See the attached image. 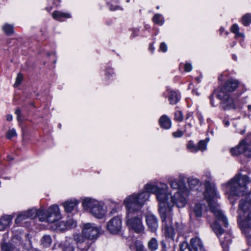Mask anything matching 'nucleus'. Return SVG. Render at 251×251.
Returning a JSON list of instances; mask_svg holds the SVG:
<instances>
[{
	"label": "nucleus",
	"instance_id": "nucleus-34",
	"mask_svg": "<svg viewBox=\"0 0 251 251\" xmlns=\"http://www.w3.org/2000/svg\"><path fill=\"white\" fill-rule=\"evenodd\" d=\"M231 31L235 34V37L244 38V35L242 33L239 32V28L237 24H233L230 28Z\"/></svg>",
	"mask_w": 251,
	"mask_h": 251
},
{
	"label": "nucleus",
	"instance_id": "nucleus-61",
	"mask_svg": "<svg viewBox=\"0 0 251 251\" xmlns=\"http://www.w3.org/2000/svg\"><path fill=\"white\" fill-rule=\"evenodd\" d=\"M202 78V75H200L199 76L196 77L195 80L197 81L198 83H200L201 81Z\"/></svg>",
	"mask_w": 251,
	"mask_h": 251
},
{
	"label": "nucleus",
	"instance_id": "nucleus-56",
	"mask_svg": "<svg viewBox=\"0 0 251 251\" xmlns=\"http://www.w3.org/2000/svg\"><path fill=\"white\" fill-rule=\"evenodd\" d=\"M198 118L200 121V124L201 125L203 122V118L201 113L198 114Z\"/></svg>",
	"mask_w": 251,
	"mask_h": 251
},
{
	"label": "nucleus",
	"instance_id": "nucleus-62",
	"mask_svg": "<svg viewBox=\"0 0 251 251\" xmlns=\"http://www.w3.org/2000/svg\"><path fill=\"white\" fill-rule=\"evenodd\" d=\"M13 119V117L12 115H8L6 117V120L8 121H11Z\"/></svg>",
	"mask_w": 251,
	"mask_h": 251
},
{
	"label": "nucleus",
	"instance_id": "nucleus-33",
	"mask_svg": "<svg viewBox=\"0 0 251 251\" xmlns=\"http://www.w3.org/2000/svg\"><path fill=\"white\" fill-rule=\"evenodd\" d=\"M52 243V239L50 235H45L41 239V243L45 247H50Z\"/></svg>",
	"mask_w": 251,
	"mask_h": 251
},
{
	"label": "nucleus",
	"instance_id": "nucleus-3",
	"mask_svg": "<svg viewBox=\"0 0 251 251\" xmlns=\"http://www.w3.org/2000/svg\"><path fill=\"white\" fill-rule=\"evenodd\" d=\"M201 179L204 181L205 189L204 197L208 203L210 211L215 215L217 221H221L225 227H227L228 225L227 219L220 210L219 204L216 201V199L220 197V194L215 184L211 183L212 177L210 172H204Z\"/></svg>",
	"mask_w": 251,
	"mask_h": 251
},
{
	"label": "nucleus",
	"instance_id": "nucleus-31",
	"mask_svg": "<svg viewBox=\"0 0 251 251\" xmlns=\"http://www.w3.org/2000/svg\"><path fill=\"white\" fill-rule=\"evenodd\" d=\"M116 75L114 69L110 67H107L105 70V78L106 79H113Z\"/></svg>",
	"mask_w": 251,
	"mask_h": 251
},
{
	"label": "nucleus",
	"instance_id": "nucleus-42",
	"mask_svg": "<svg viewBox=\"0 0 251 251\" xmlns=\"http://www.w3.org/2000/svg\"><path fill=\"white\" fill-rule=\"evenodd\" d=\"M107 5H108L110 10H115L117 9L118 6L113 4H116L118 3L119 0H105Z\"/></svg>",
	"mask_w": 251,
	"mask_h": 251
},
{
	"label": "nucleus",
	"instance_id": "nucleus-14",
	"mask_svg": "<svg viewBox=\"0 0 251 251\" xmlns=\"http://www.w3.org/2000/svg\"><path fill=\"white\" fill-rule=\"evenodd\" d=\"M22 245L21 236L15 235L9 242H1V251H20L19 247Z\"/></svg>",
	"mask_w": 251,
	"mask_h": 251
},
{
	"label": "nucleus",
	"instance_id": "nucleus-48",
	"mask_svg": "<svg viewBox=\"0 0 251 251\" xmlns=\"http://www.w3.org/2000/svg\"><path fill=\"white\" fill-rule=\"evenodd\" d=\"M67 225V228L75 227L76 226V222L73 219H70L65 221Z\"/></svg>",
	"mask_w": 251,
	"mask_h": 251
},
{
	"label": "nucleus",
	"instance_id": "nucleus-8",
	"mask_svg": "<svg viewBox=\"0 0 251 251\" xmlns=\"http://www.w3.org/2000/svg\"><path fill=\"white\" fill-rule=\"evenodd\" d=\"M216 97L220 100V105L224 110L241 109L243 105L247 103L246 97L240 100H234L230 94L223 91H217Z\"/></svg>",
	"mask_w": 251,
	"mask_h": 251
},
{
	"label": "nucleus",
	"instance_id": "nucleus-24",
	"mask_svg": "<svg viewBox=\"0 0 251 251\" xmlns=\"http://www.w3.org/2000/svg\"><path fill=\"white\" fill-rule=\"evenodd\" d=\"M204 206L203 203H196L193 208V211L190 214V219H192L194 217L197 218L201 217Z\"/></svg>",
	"mask_w": 251,
	"mask_h": 251
},
{
	"label": "nucleus",
	"instance_id": "nucleus-41",
	"mask_svg": "<svg viewBox=\"0 0 251 251\" xmlns=\"http://www.w3.org/2000/svg\"><path fill=\"white\" fill-rule=\"evenodd\" d=\"M2 29L8 35L12 34L13 32V27L12 25L6 24L3 25Z\"/></svg>",
	"mask_w": 251,
	"mask_h": 251
},
{
	"label": "nucleus",
	"instance_id": "nucleus-16",
	"mask_svg": "<svg viewBox=\"0 0 251 251\" xmlns=\"http://www.w3.org/2000/svg\"><path fill=\"white\" fill-rule=\"evenodd\" d=\"M106 227L110 233L117 234L120 232L122 227V220L120 216H115L107 223Z\"/></svg>",
	"mask_w": 251,
	"mask_h": 251
},
{
	"label": "nucleus",
	"instance_id": "nucleus-5",
	"mask_svg": "<svg viewBox=\"0 0 251 251\" xmlns=\"http://www.w3.org/2000/svg\"><path fill=\"white\" fill-rule=\"evenodd\" d=\"M165 198V211L163 214L159 212L160 217L163 220L168 218L169 219L170 215H173L172 210L174 205L178 208H183L185 206L187 202V198L189 195L188 189H184L182 191L177 190L173 194V192L167 191V194Z\"/></svg>",
	"mask_w": 251,
	"mask_h": 251
},
{
	"label": "nucleus",
	"instance_id": "nucleus-46",
	"mask_svg": "<svg viewBox=\"0 0 251 251\" xmlns=\"http://www.w3.org/2000/svg\"><path fill=\"white\" fill-rule=\"evenodd\" d=\"M174 119L175 121L181 122L183 120V116L181 111H176L175 113Z\"/></svg>",
	"mask_w": 251,
	"mask_h": 251
},
{
	"label": "nucleus",
	"instance_id": "nucleus-32",
	"mask_svg": "<svg viewBox=\"0 0 251 251\" xmlns=\"http://www.w3.org/2000/svg\"><path fill=\"white\" fill-rule=\"evenodd\" d=\"M188 183L191 189L197 190L200 183V180L197 178L190 177L188 179Z\"/></svg>",
	"mask_w": 251,
	"mask_h": 251
},
{
	"label": "nucleus",
	"instance_id": "nucleus-39",
	"mask_svg": "<svg viewBox=\"0 0 251 251\" xmlns=\"http://www.w3.org/2000/svg\"><path fill=\"white\" fill-rule=\"evenodd\" d=\"M15 235H17V236H21V238H22V245H21L24 248H25L26 249H29L30 247H31V241L27 237V236H26L25 235H24V237L26 238V240H25V243H23V240L22 239V233H20V234H15L13 236V237L15 236ZM22 236H24V235H22Z\"/></svg>",
	"mask_w": 251,
	"mask_h": 251
},
{
	"label": "nucleus",
	"instance_id": "nucleus-21",
	"mask_svg": "<svg viewBox=\"0 0 251 251\" xmlns=\"http://www.w3.org/2000/svg\"><path fill=\"white\" fill-rule=\"evenodd\" d=\"M147 225L150 231L155 232L158 227V220L156 217L151 213L148 214L146 216Z\"/></svg>",
	"mask_w": 251,
	"mask_h": 251
},
{
	"label": "nucleus",
	"instance_id": "nucleus-63",
	"mask_svg": "<svg viewBox=\"0 0 251 251\" xmlns=\"http://www.w3.org/2000/svg\"><path fill=\"white\" fill-rule=\"evenodd\" d=\"M224 124L225 126H228L229 125V122L228 121H224Z\"/></svg>",
	"mask_w": 251,
	"mask_h": 251
},
{
	"label": "nucleus",
	"instance_id": "nucleus-12",
	"mask_svg": "<svg viewBox=\"0 0 251 251\" xmlns=\"http://www.w3.org/2000/svg\"><path fill=\"white\" fill-rule=\"evenodd\" d=\"M232 155H238L244 153L246 156L251 157V140L247 138L242 140L235 147L230 150Z\"/></svg>",
	"mask_w": 251,
	"mask_h": 251
},
{
	"label": "nucleus",
	"instance_id": "nucleus-49",
	"mask_svg": "<svg viewBox=\"0 0 251 251\" xmlns=\"http://www.w3.org/2000/svg\"><path fill=\"white\" fill-rule=\"evenodd\" d=\"M183 131L178 129L177 131L173 132L172 135L175 138H180L183 136Z\"/></svg>",
	"mask_w": 251,
	"mask_h": 251
},
{
	"label": "nucleus",
	"instance_id": "nucleus-64",
	"mask_svg": "<svg viewBox=\"0 0 251 251\" xmlns=\"http://www.w3.org/2000/svg\"><path fill=\"white\" fill-rule=\"evenodd\" d=\"M161 245L162 246V248L163 249H165L166 248V245L164 241H161Z\"/></svg>",
	"mask_w": 251,
	"mask_h": 251
},
{
	"label": "nucleus",
	"instance_id": "nucleus-26",
	"mask_svg": "<svg viewBox=\"0 0 251 251\" xmlns=\"http://www.w3.org/2000/svg\"><path fill=\"white\" fill-rule=\"evenodd\" d=\"M159 125L162 128L169 129L172 126V121L166 115L161 116L159 119Z\"/></svg>",
	"mask_w": 251,
	"mask_h": 251
},
{
	"label": "nucleus",
	"instance_id": "nucleus-17",
	"mask_svg": "<svg viewBox=\"0 0 251 251\" xmlns=\"http://www.w3.org/2000/svg\"><path fill=\"white\" fill-rule=\"evenodd\" d=\"M82 233H75L74 234V240L77 245L78 249L81 251H87L90 248L91 243L87 240Z\"/></svg>",
	"mask_w": 251,
	"mask_h": 251
},
{
	"label": "nucleus",
	"instance_id": "nucleus-7",
	"mask_svg": "<svg viewBox=\"0 0 251 251\" xmlns=\"http://www.w3.org/2000/svg\"><path fill=\"white\" fill-rule=\"evenodd\" d=\"M83 209L96 218L101 219L106 216L107 208L104 202L92 197H85L82 199Z\"/></svg>",
	"mask_w": 251,
	"mask_h": 251
},
{
	"label": "nucleus",
	"instance_id": "nucleus-60",
	"mask_svg": "<svg viewBox=\"0 0 251 251\" xmlns=\"http://www.w3.org/2000/svg\"><path fill=\"white\" fill-rule=\"evenodd\" d=\"M192 125L191 123V122L188 123L185 126V129H184V132H187L186 128L187 127L191 128V127H192Z\"/></svg>",
	"mask_w": 251,
	"mask_h": 251
},
{
	"label": "nucleus",
	"instance_id": "nucleus-50",
	"mask_svg": "<svg viewBox=\"0 0 251 251\" xmlns=\"http://www.w3.org/2000/svg\"><path fill=\"white\" fill-rule=\"evenodd\" d=\"M167 50L168 47L167 44L164 42L161 43L159 46V50L163 52H166Z\"/></svg>",
	"mask_w": 251,
	"mask_h": 251
},
{
	"label": "nucleus",
	"instance_id": "nucleus-9",
	"mask_svg": "<svg viewBox=\"0 0 251 251\" xmlns=\"http://www.w3.org/2000/svg\"><path fill=\"white\" fill-rule=\"evenodd\" d=\"M38 217L41 222H46L53 225L61 219V216L59 207L56 205H52L47 210L38 209Z\"/></svg>",
	"mask_w": 251,
	"mask_h": 251
},
{
	"label": "nucleus",
	"instance_id": "nucleus-19",
	"mask_svg": "<svg viewBox=\"0 0 251 251\" xmlns=\"http://www.w3.org/2000/svg\"><path fill=\"white\" fill-rule=\"evenodd\" d=\"M163 96L168 98L170 104L172 105L176 104L180 99V95L178 92L168 87L163 93Z\"/></svg>",
	"mask_w": 251,
	"mask_h": 251
},
{
	"label": "nucleus",
	"instance_id": "nucleus-13",
	"mask_svg": "<svg viewBox=\"0 0 251 251\" xmlns=\"http://www.w3.org/2000/svg\"><path fill=\"white\" fill-rule=\"evenodd\" d=\"M100 228L95 224L86 223L83 225V235L88 239H96L99 236Z\"/></svg>",
	"mask_w": 251,
	"mask_h": 251
},
{
	"label": "nucleus",
	"instance_id": "nucleus-38",
	"mask_svg": "<svg viewBox=\"0 0 251 251\" xmlns=\"http://www.w3.org/2000/svg\"><path fill=\"white\" fill-rule=\"evenodd\" d=\"M241 22L245 26H248L251 23V14L247 13L242 18Z\"/></svg>",
	"mask_w": 251,
	"mask_h": 251
},
{
	"label": "nucleus",
	"instance_id": "nucleus-2",
	"mask_svg": "<svg viewBox=\"0 0 251 251\" xmlns=\"http://www.w3.org/2000/svg\"><path fill=\"white\" fill-rule=\"evenodd\" d=\"M143 198L139 201H136L134 198L126 197L123 201V205L126 209V224L129 230H132L136 233H143L145 229L141 216L136 215V212L143 206Z\"/></svg>",
	"mask_w": 251,
	"mask_h": 251
},
{
	"label": "nucleus",
	"instance_id": "nucleus-15",
	"mask_svg": "<svg viewBox=\"0 0 251 251\" xmlns=\"http://www.w3.org/2000/svg\"><path fill=\"white\" fill-rule=\"evenodd\" d=\"M185 176L183 174H180L178 178L168 176L166 180L172 189L182 191L187 189L185 184Z\"/></svg>",
	"mask_w": 251,
	"mask_h": 251
},
{
	"label": "nucleus",
	"instance_id": "nucleus-44",
	"mask_svg": "<svg viewBox=\"0 0 251 251\" xmlns=\"http://www.w3.org/2000/svg\"><path fill=\"white\" fill-rule=\"evenodd\" d=\"M109 201L110 203L113 206V208L110 211V213L111 214H114L118 212V209L119 208V205L117 202L115 201H112V200H109Z\"/></svg>",
	"mask_w": 251,
	"mask_h": 251
},
{
	"label": "nucleus",
	"instance_id": "nucleus-59",
	"mask_svg": "<svg viewBox=\"0 0 251 251\" xmlns=\"http://www.w3.org/2000/svg\"><path fill=\"white\" fill-rule=\"evenodd\" d=\"M60 3V0H54L53 4L55 6H57Z\"/></svg>",
	"mask_w": 251,
	"mask_h": 251
},
{
	"label": "nucleus",
	"instance_id": "nucleus-43",
	"mask_svg": "<svg viewBox=\"0 0 251 251\" xmlns=\"http://www.w3.org/2000/svg\"><path fill=\"white\" fill-rule=\"evenodd\" d=\"M180 251H192L189 244L186 242H183L179 245Z\"/></svg>",
	"mask_w": 251,
	"mask_h": 251
},
{
	"label": "nucleus",
	"instance_id": "nucleus-6",
	"mask_svg": "<svg viewBox=\"0 0 251 251\" xmlns=\"http://www.w3.org/2000/svg\"><path fill=\"white\" fill-rule=\"evenodd\" d=\"M83 209L96 218L101 219L106 216L107 208L104 202L92 197H85L82 199Z\"/></svg>",
	"mask_w": 251,
	"mask_h": 251
},
{
	"label": "nucleus",
	"instance_id": "nucleus-30",
	"mask_svg": "<svg viewBox=\"0 0 251 251\" xmlns=\"http://www.w3.org/2000/svg\"><path fill=\"white\" fill-rule=\"evenodd\" d=\"M152 21L155 24L162 26L164 24L165 19L163 15L157 13L153 16Z\"/></svg>",
	"mask_w": 251,
	"mask_h": 251
},
{
	"label": "nucleus",
	"instance_id": "nucleus-11",
	"mask_svg": "<svg viewBox=\"0 0 251 251\" xmlns=\"http://www.w3.org/2000/svg\"><path fill=\"white\" fill-rule=\"evenodd\" d=\"M38 217V209L32 208L26 211L20 212L17 216L15 223L18 226H27L28 219H33Z\"/></svg>",
	"mask_w": 251,
	"mask_h": 251
},
{
	"label": "nucleus",
	"instance_id": "nucleus-28",
	"mask_svg": "<svg viewBox=\"0 0 251 251\" xmlns=\"http://www.w3.org/2000/svg\"><path fill=\"white\" fill-rule=\"evenodd\" d=\"M13 217L11 215H4L0 218V231L5 230L11 223Z\"/></svg>",
	"mask_w": 251,
	"mask_h": 251
},
{
	"label": "nucleus",
	"instance_id": "nucleus-40",
	"mask_svg": "<svg viewBox=\"0 0 251 251\" xmlns=\"http://www.w3.org/2000/svg\"><path fill=\"white\" fill-rule=\"evenodd\" d=\"M134 248L135 251H145V248L142 242L140 241H136L134 244Z\"/></svg>",
	"mask_w": 251,
	"mask_h": 251
},
{
	"label": "nucleus",
	"instance_id": "nucleus-35",
	"mask_svg": "<svg viewBox=\"0 0 251 251\" xmlns=\"http://www.w3.org/2000/svg\"><path fill=\"white\" fill-rule=\"evenodd\" d=\"M158 246V242L155 238H152L148 242L149 249L151 251H153L157 250Z\"/></svg>",
	"mask_w": 251,
	"mask_h": 251
},
{
	"label": "nucleus",
	"instance_id": "nucleus-45",
	"mask_svg": "<svg viewBox=\"0 0 251 251\" xmlns=\"http://www.w3.org/2000/svg\"><path fill=\"white\" fill-rule=\"evenodd\" d=\"M16 130L14 128L9 129L6 134V138L8 139H11L12 138L17 136Z\"/></svg>",
	"mask_w": 251,
	"mask_h": 251
},
{
	"label": "nucleus",
	"instance_id": "nucleus-23",
	"mask_svg": "<svg viewBox=\"0 0 251 251\" xmlns=\"http://www.w3.org/2000/svg\"><path fill=\"white\" fill-rule=\"evenodd\" d=\"M79 201L75 199H72L64 202L63 204L65 210L67 213L72 212L77 206Z\"/></svg>",
	"mask_w": 251,
	"mask_h": 251
},
{
	"label": "nucleus",
	"instance_id": "nucleus-22",
	"mask_svg": "<svg viewBox=\"0 0 251 251\" xmlns=\"http://www.w3.org/2000/svg\"><path fill=\"white\" fill-rule=\"evenodd\" d=\"M59 247L62 251H74L75 249L74 241L70 238L60 243Z\"/></svg>",
	"mask_w": 251,
	"mask_h": 251
},
{
	"label": "nucleus",
	"instance_id": "nucleus-36",
	"mask_svg": "<svg viewBox=\"0 0 251 251\" xmlns=\"http://www.w3.org/2000/svg\"><path fill=\"white\" fill-rule=\"evenodd\" d=\"M209 139L206 138L204 140H201L198 145V151H203L206 150L207 144L209 142Z\"/></svg>",
	"mask_w": 251,
	"mask_h": 251
},
{
	"label": "nucleus",
	"instance_id": "nucleus-25",
	"mask_svg": "<svg viewBox=\"0 0 251 251\" xmlns=\"http://www.w3.org/2000/svg\"><path fill=\"white\" fill-rule=\"evenodd\" d=\"M52 16L54 19L60 22H62L65 19H70L72 17L70 13L61 11H53L52 14Z\"/></svg>",
	"mask_w": 251,
	"mask_h": 251
},
{
	"label": "nucleus",
	"instance_id": "nucleus-20",
	"mask_svg": "<svg viewBox=\"0 0 251 251\" xmlns=\"http://www.w3.org/2000/svg\"><path fill=\"white\" fill-rule=\"evenodd\" d=\"M172 215H170L169 219L166 218L163 220L161 217L163 226H165V232L166 236L173 239L175 236V232L174 229L172 227Z\"/></svg>",
	"mask_w": 251,
	"mask_h": 251
},
{
	"label": "nucleus",
	"instance_id": "nucleus-37",
	"mask_svg": "<svg viewBox=\"0 0 251 251\" xmlns=\"http://www.w3.org/2000/svg\"><path fill=\"white\" fill-rule=\"evenodd\" d=\"M187 149L189 151L196 153L198 151V146L196 145L192 141H189L187 144Z\"/></svg>",
	"mask_w": 251,
	"mask_h": 251
},
{
	"label": "nucleus",
	"instance_id": "nucleus-55",
	"mask_svg": "<svg viewBox=\"0 0 251 251\" xmlns=\"http://www.w3.org/2000/svg\"><path fill=\"white\" fill-rule=\"evenodd\" d=\"M190 119V121L193 120V113L191 112H189L187 113L186 115V121H188L189 119Z\"/></svg>",
	"mask_w": 251,
	"mask_h": 251
},
{
	"label": "nucleus",
	"instance_id": "nucleus-53",
	"mask_svg": "<svg viewBox=\"0 0 251 251\" xmlns=\"http://www.w3.org/2000/svg\"><path fill=\"white\" fill-rule=\"evenodd\" d=\"M176 230L178 231L179 233H181L184 226L182 224L176 223Z\"/></svg>",
	"mask_w": 251,
	"mask_h": 251
},
{
	"label": "nucleus",
	"instance_id": "nucleus-29",
	"mask_svg": "<svg viewBox=\"0 0 251 251\" xmlns=\"http://www.w3.org/2000/svg\"><path fill=\"white\" fill-rule=\"evenodd\" d=\"M67 225L66 224L65 221H59L54 223L51 226L52 229L56 231H62L67 228Z\"/></svg>",
	"mask_w": 251,
	"mask_h": 251
},
{
	"label": "nucleus",
	"instance_id": "nucleus-27",
	"mask_svg": "<svg viewBox=\"0 0 251 251\" xmlns=\"http://www.w3.org/2000/svg\"><path fill=\"white\" fill-rule=\"evenodd\" d=\"M190 244L195 251H201L205 249L202 241L198 237L192 238L190 240Z\"/></svg>",
	"mask_w": 251,
	"mask_h": 251
},
{
	"label": "nucleus",
	"instance_id": "nucleus-51",
	"mask_svg": "<svg viewBox=\"0 0 251 251\" xmlns=\"http://www.w3.org/2000/svg\"><path fill=\"white\" fill-rule=\"evenodd\" d=\"M131 31V37L134 38L138 35L139 29L137 28H133L130 29Z\"/></svg>",
	"mask_w": 251,
	"mask_h": 251
},
{
	"label": "nucleus",
	"instance_id": "nucleus-18",
	"mask_svg": "<svg viewBox=\"0 0 251 251\" xmlns=\"http://www.w3.org/2000/svg\"><path fill=\"white\" fill-rule=\"evenodd\" d=\"M239 86V82L237 79L234 78L228 79L225 84L219 87L217 91H223V92L230 94L234 92Z\"/></svg>",
	"mask_w": 251,
	"mask_h": 251
},
{
	"label": "nucleus",
	"instance_id": "nucleus-52",
	"mask_svg": "<svg viewBox=\"0 0 251 251\" xmlns=\"http://www.w3.org/2000/svg\"><path fill=\"white\" fill-rule=\"evenodd\" d=\"M184 71L186 72H190L192 70V68H193L191 64H190L189 63H186L184 64Z\"/></svg>",
	"mask_w": 251,
	"mask_h": 251
},
{
	"label": "nucleus",
	"instance_id": "nucleus-10",
	"mask_svg": "<svg viewBox=\"0 0 251 251\" xmlns=\"http://www.w3.org/2000/svg\"><path fill=\"white\" fill-rule=\"evenodd\" d=\"M211 227L220 239L221 245L224 251H228V246L231 243V235L229 233L225 234L224 239L220 238V236L224 232V230L221 227L219 224L216 221L213 224H211Z\"/></svg>",
	"mask_w": 251,
	"mask_h": 251
},
{
	"label": "nucleus",
	"instance_id": "nucleus-57",
	"mask_svg": "<svg viewBox=\"0 0 251 251\" xmlns=\"http://www.w3.org/2000/svg\"><path fill=\"white\" fill-rule=\"evenodd\" d=\"M210 103H211V105L213 106V107H215L216 106V104L214 102V97H213V95L212 94L210 97Z\"/></svg>",
	"mask_w": 251,
	"mask_h": 251
},
{
	"label": "nucleus",
	"instance_id": "nucleus-47",
	"mask_svg": "<svg viewBox=\"0 0 251 251\" xmlns=\"http://www.w3.org/2000/svg\"><path fill=\"white\" fill-rule=\"evenodd\" d=\"M23 76L22 75L19 73L17 76L15 83L14 84V87H18L22 82Z\"/></svg>",
	"mask_w": 251,
	"mask_h": 251
},
{
	"label": "nucleus",
	"instance_id": "nucleus-54",
	"mask_svg": "<svg viewBox=\"0 0 251 251\" xmlns=\"http://www.w3.org/2000/svg\"><path fill=\"white\" fill-rule=\"evenodd\" d=\"M15 114L17 115V119L18 122H21L22 119L21 118V111L19 108H17L15 112Z\"/></svg>",
	"mask_w": 251,
	"mask_h": 251
},
{
	"label": "nucleus",
	"instance_id": "nucleus-1",
	"mask_svg": "<svg viewBox=\"0 0 251 251\" xmlns=\"http://www.w3.org/2000/svg\"><path fill=\"white\" fill-rule=\"evenodd\" d=\"M169 189L168 185L163 182L154 180L151 181L146 184L142 190L138 193H134L128 195L126 197L134 198L136 201H139L140 199H143V205L144 206L147 201L150 199L151 194H154L156 196L157 201L158 202L159 212L163 214L165 211V198L167 196V191Z\"/></svg>",
	"mask_w": 251,
	"mask_h": 251
},
{
	"label": "nucleus",
	"instance_id": "nucleus-58",
	"mask_svg": "<svg viewBox=\"0 0 251 251\" xmlns=\"http://www.w3.org/2000/svg\"><path fill=\"white\" fill-rule=\"evenodd\" d=\"M149 49L151 53H153L154 52L155 48L154 47L153 45L152 44L150 45Z\"/></svg>",
	"mask_w": 251,
	"mask_h": 251
},
{
	"label": "nucleus",
	"instance_id": "nucleus-4",
	"mask_svg": "<svg viewBox=\"0 0 251 251\" xmlns=\"http://www.w3.org/2000/svg\"><path fill=\"white\" fill-rule=\"evenodd\" d=\"M250 182L247 176L237 175L227 183L222 184L223 189L228 199L232 204L237 197L244 195L247 190V185Z\"/></svg>",
	"mask_w": 251,
	"mask_h": 251
}]
</instances>
